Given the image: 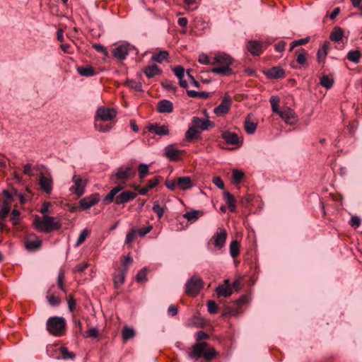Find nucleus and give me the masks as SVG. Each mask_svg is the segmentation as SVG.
Returning <instances> with one entry per match:
<instances>
[{
    "instance_id": "obj_1",
    "label": "nucleus",
    "mask_w": 362,
    "mask_h": 362,
    "mask_svg": "<svg viewBox=\"0 0 362 362\" xmlns=\"http://www.w3.org/2000/svg\"><path fill=\"white\" fill-rule=\"evenodd\" d=\"M233 62L234 59L230 54L227 53L217 54L214 57L211 64H217L218 66L212 68L211 72L223 76H230L233 74L230 66Z\"/></svg>"
},
{
    "instance_id": "obj_2",
    "label": "nucleus",
    "mask_w": 362,
    "mask_h": 362,
    "mask_svg": "<svg viewBox=\"0 0 362 362\" xmlns=\"http://www.w3.org/2000/svg\"><path fill=\"white\" fill-rule=\"evenodd\" d=\"M35 228L43 233H49L52 230H59L62 228V224L59 221H55L54 218L44 215L42 219L37 216L34 221Z\"/></svg>"
},
{
    "instance_id": "obj_3",
    "label": "nucleus",
    "mask_w": 362,
    "mask_h": 362,
    "mask_svg": "<svg viewBox=\"0 0 362 362\" xmlns=\"http://www.w3.org/2000/svg\"><path fill=\"white\" fill-rule=\"evenodd\" d=\"M66 325V320L63 317H51L47 320L46 329L51 335L61 337L65 334Z\"/></svg>"
},
{
    "instance_id": "obj_4",
    "label": "nucleus",
    "mask_w": 362,
    "mask_h": 362,
    "mask_svg": "<svg viewBox=\"0 0 362 362\" xmlns=\"http://www.w3.org/2000/svg\"><path fill=\"white\" fill-rule=\"evenodd\" d=\"M204 287L203 280L197 275H194L186 283L185 292L191 296H196Z\"/></svg>"
},
{
    "instance_id": "obj_5",
    "label": "nucleus",
    "mask_w": 362,
    "mask_h": 362,
    "mask_svg": "<svg viewBox=\"0 0 362 362\" xmlns=\"http://www.w3.org/2000/svg\"><path fill=\"white\" fill-rule=\"evenodd\" d=\"M116 116L117 111L115 109L100 106L98 108L94 119L105 121L107 122H114L113 119Z\"/></svg>"
},
{
    "instance_id": "obj_6",
    "label": "nucleus",
    "mask_w": 362,
    "mask_h": 362,
    "mask_svg": "<svg viewBox=\"0 0 362 362\" xmlns=\"http://www.w3.org/2000/svg\"><path fill=\"white\" fill-rule=\"evenodd\" d=\"M72 182L74 185L69 188V190L78 197L83 195L87 185V180H83L81 175L76 174L72 177Z\"/></svg>"
},
{
    "instance_id": "obj_7",
    "label": "nucleus",
    "mask_w": 362,
    "mask_h": 362,
    "mask_svg": "<svg viewBox=\"0 0 362 362\" xmlns=\"http://www.w3.org/2000/svg\"><path fill=\"white\" fill-rule=\"evenodd\" d=\"M136 173L131 167L119 168L115 173L114 177L118 181V183L126 184V181L131 179L135 175Z\"/></svg>"
},
{
    "instance_id": "obj_8",
    "label": "nucleus",
    "mask_w": 362,
    "mask_h": 362,
    "mask_svg": "<svg viewBox=\"0 0 362 362\" xmlns=\"http://www.w3.org/2000/svg\"><path fill=\"white\" fill-rule=\"evenodd\" d=\"M136 196V192L126 190L117 194L113 202L116 205L124 206L125 204L134 200Z\"/></svg>"
},
{
    "instance_id": "obj_9",
    "label": "nucleus",
    "mask_w": 362,
    "mask_h": 362,
    "mask_svg": "<svg viewBox=\"0 0 362 362\" xmlns=\"http://www.w3.org/2000/svg\"><path fill=\"white\" fill-rule=\"evenodd\" d=\"M231 104L232 100L230 96L228 94H226L223 96L220 105L214 108V112L218 116L225 115L228 112Z\"/></svg>"
},
{
    "instance_id": "obj_10",
    "label": "nucleus",
    "mask_w": 362,
    "mask_h": 362,
    "mask_svg": "<svg viewBox=\"0 0 362 362\" xmlns=\"http://www.w3.org/2000/svg\"><path fill=\"white\" fill-rule=\"evenodd\" d=\"M100 201L99 194L95 193L83 197L79 201V208L81 210H87L97 204Z\"/></svg>"
},
{
    "instance_id": "obj_11",
    "label": "nucleus",
    "mask_w": 362,
    "mask_h": 362,
    "mask_svg": "<svg viewBox=\"0 0 362 362\" xmlns=\"http://www.w3.org/2000/svg\"><path fill=\"white\" fill-rule=\"evenodd\" d=\"M41 244V240L34 234L28 235L25 240V247L30 252L38 250L40 248Z\"/></svg>"
},
{
    "instance_id": "obj_12",
    "label": "nucleus",
    "mask_w": 362,
    "mask_h": 362,
    "mask_svg": "<svg viewBox=\"0 0 362 362\" xmlns=\"http://www.w3.org/2000/svg\"><path fill=\"white\" fill-rule=\"evenodd\" d=\"M165 156L171 161H177L182 159L181 155L183 151L177 149L173 144H169L165 148Z\"/></svg>"
},
{
    "instance_id": "obj_13",
    "label": "nucleus",
    "mask_w": 362,
    "mask_h": 362,
    "mask_svg": "<svg viewBox=\"0 0 362 362\" xmlns=\"http://www.w3.org/2000/svg\"><path fill=\"white\" fill-rule=\"evenodd\" d=\"M129 52V45L127 43H122L117 45L112 49L113 56L119 59L124 60L127 58Z\"/></svg>"
},
{
    "instance_id": "obj_14",
    "label": "nucleus",
    "mask_w": 362,
    "mask_h": 362,
    "mask_svg": "<svg viewBox=\"0 0 362 362\" xmlns=\"http://www.w3.org/2000/svg\"><path fill=\"white\" fill-rule=\"evenodd\" d=\"M227 236L226 230L224 228H219L212 238L214 240V247L218 249L222 248L225 245Z\"/></svg>"
},
{
    "instance_id": "obj_15",
    "label": "nucleus",
    "mask_w": 362,
    "mask_h": 362,
    "mask_svg": "<svg viewBox=\"0 0 362 362\" xmlns=\"http://www.w3.org/2000/svg\"><path fill=\"white\" fill-rule=\"evenodd\" d=\"M191 124L199 130H207L210 127H214V123L212 122L198 117H194L192 118Z\"/></svg>"
},
{
    "instance_id": "obj_16",
    "label": "nucleus",
    "mask_w": 362,
    "mask_h": 362,
    "mask_svg": "<svg viewBox=\"0 0 362 362\" xmlns=\"http://www.w3.org/2000/svg\"><path fill=\"white\" fill-rule=\"evenodd\" d=\"M39 185L40 189L47 194H50L52 191L53 182L50 176H45L43 173H40L39 179Z\"/></svg>"
},
{
    "instance_id": "obj_17",
    "label": "nucleus",
    "mask_w": 362,
    "mask_h": 362,
    "mask_svg": "<svg viewBox=\"0 0 362 362\" xmlns=\"http://www.w3.org/2000/svg\"><path fill=\"white\" fill-rule=\"evenodd\" d=\"M279 115L285 121L286 123L292 124L296 122V113L290 107H284L281 110Z\"/></svg>"
},
{
    "instance_id": "obj_18",
    "label": "nucleus",
    "mask_w": 362,
    "mask_h": 362,
    "mask_svg": "<svg viewBox=\"0 0 362 362\" xmlns=\"http://www.w3.org/2000/svg\"><path fill=\"white\" fill-rule=\"evenodd\" d=\"M124 187V185L122 183H119V185L115 187H113L108 194L105 197V198L103 200V202L104 204L107 205L111 204L113 201L117 194L121 192Z\"/></svg>"
},
{
    "instance_id": "obj_19",
    "label": "nucleus",
    "mask_w": 362,
    "mask_h": 362,
    "mask_svg": "<svg viewBox=\"0 0 362 362\" xmlns=\"http://www.w3.org/2000/svg\"><path fill=\"white\" fill-rule=\"evenodd\" d=\"M148 129L150 132L154 133L159 136H165L169 134L168 127L167 125H160L155 123L149 125Z\"/></svg>"
},
{
    "instance_id": "obj_20",
    "label": "nucleus",
    "mask_w": 362,
    "mask_h": 362,
    "mask_svg": "<svg viewBox=\"0 0 362 362\" xmlns=\"http://www.w3.org/2000/svg\"><path fill=\"white\" fill-rule=\"evenodd\" d=\"M224 283L225 284L223 285H219L216 288V292L218 297H220V296L228 297L233 293V290L230 286V281L228 279H226Z\"/></svg>"
},
{
    "instance_id": "obj_21",
    "label": "nucleus",
    "mask_w": 362,
    "mask_h": 362,
    "mask_svg": "<svg viewBox=\"0 0 362 362\" xmlns=\"http://www.w3.org/2000/svg\"><path fill=\"white\" fill-rule=\"evenodd\" d=\"M265 74L269 78L279 79L285 76V71L280 66H274L266 71Z\"/></svg>"
},
{
    "instance_id": "obj_22",
    "label": "nucleus",
    "mask_w": 362,
    "mask_h": 362,
    "mask_svg": "<svg viewBox=\"0 0 362 362\" xmlns=\"http://www.w3.org/2000/svg\"><path fill=\"white\" fill-rule=\"evenodd\" d=\"M114 122H107L105 121L94 119V127L100 132H107L114 126Z\"/></svg>"
},
{
    "instance_id": "obj_23",
    "label": "nucleus",
    "mask_w": 362,
    "mask_h": 362,
    "mask_svg": "<svg viewBox=\"0 0 362 362\" xmlns=\"http://www.w3.org/2000/svg\"><path fill=\"white\" fill-rule=\"evenodd\" d=\"M297 63L303 67L308 66V52L305 49H297L295 52Z\"/></svg>"
},
{
    "instance_id": "obj_24",
    "label": "nucleus",
    "mask_w": 362,
    "mask_h": 362,
    "mask_svg": "<svg viewBox=\"0 0 362 362\" xmlns=\"http://www.w3.org/2000/svg\"><path fill=\"white\" fill-rule=\"evenodd\" d=\"M177 188L182 190H187L193 187L192 179L189 176L177 178Z\"/></svg>"
},
{
    "instance_id": "obj_25",
    "label": "nucleus",
    "mask_w": 362,
    "mask_h": 362,
    "mask_svg": "<svg viewBox=\"0 0 362 362\" xmlns=\"http://www.w3.org/2000/svg\"><path fill=\"white\" fill-rule=\"evenodd\" d=\"M157 110L160 113H170L173 111V105L168 100H162L158 103Z\"/></svg>"
},
{
    "instance_id": "obj_26",
    "label": "nucleus",
    "mask_w": 362,
    "mask_h": 362,
    "mask_svg": "<svg viewBox=\"0 0 362 362\" xmlns=\"http://www.w3.org/2000/svg\"><path fill=\"white\" fill-rule=\"evenodd\" d=\"M221 137L228 144L236 145L239 144V137L236 133L224 131L221 134Z\"/></svg>"
},
{
    "instance_id": "obj_27",
    "label": "nucleus",
    "mask_w": 362,
    "mask_h": 362,
    "mask_svg": "<svg viewBox=\"0 0 362 362\" xmlns=\"http://www.w3.org/2000/svg\"><path fill=\"white\" fill-rule=\"evenodd\" d=\"M200 134V131L191 124L185 132V140L187 142H192L193 140L199 139Z\"/></svg>"
},
{
    "instance_id": "obj_28",
    "label": "nucleus",
    "mask_w": 362,
    "mask_h": 362,
    "mask_svg": "<svg viewBox=\"0 0 362 362\" xmlns=\"http://www.w3.org/2000/svg\"><path fill=\"white\" fill-rule=\"evenodd\" d=\"M329 49V42L328 41L324 42L321 48L318 49L317 53V61L319 63H325Z\"/></svg>"
},
{
    "instance_id": "obj_29",
    "label": "nucleus",
    "mask_w": 362,
    "mask_h": 362,
    "mask_svg": "<svg viewBox=\"0 0 362 362\" xmlns=\"http://www.w3.org/2000/svg\"><path fill=\"white\" fill-rule=\"evenodd\" d=\"M247 50L254 56L262 54V44L257 41L252 40L248 42Z\"/></svg>"
},
{
    "instance_id": "obj_30",
    "label": "nucleus",
    "mask_w": 362,
    "mask_h": 362,
    "mask_svg": "<svg viewBox=\"0 0 362 362\" xmlns=\"http://www.w3.org/2000/svg\"><path fill=\"white\" fill-rule=\"evenodd\" d=\"M143 71L147 78H151L156 75H159L162 73V71L156 64H151L150 66L144 68Z\"/></svg>"
},
{
    "instance_id": "obj_31",
    "label": "nucleus",
    "mask_w": 362,
    "mask_h": 362,
    "mask_svg": "<svg viewBox=\"0 0 362 362\" xmlns=\"http://www.w3.org/2000/svg\"><path fill=\"white\" fill-rule=\"evenodd\" d=\"M207 344L206 342H199L193 346V351L192 354V357L200 358L203 357L204 354V351L206 348Z\"/></svg>"
},
{
    "instance_id": "obj_32",
    "label": "nucleus",
    "mask_w": 362,
    "mask_h": 362,
    "mask_svg": "<svg viewBox=\"0 0 362 362\" xmlns=\"http://www.w3.org/2000/svg\"><path fill=\"white\" fill-rule=\"evenodd\" d=\"M204 215V211L201 210H192L189 211H187L183 217L186 218L188 221L195 222L198 220L200 216Z\"/></svg>"
},
{
    "instance_id": "obj_33",
    "label": "nucleus",
    "mask_w": 362,
    "mask_h": 362,
    "mask_svg": "<svg viewBox=\"0 0 362 362\" xmlns=\"http://www.w3.org/2000/svg\"><path fill=\"white\" fill-rule=\"evenodd\" d=\"M223 199H224L225 202H226L230 211L232 212L235 211L236 201H235L233 195L231 193L226 191L223 192Z\"/></svg>"
},
{
    "instance_id": "obj_34",
    "label": "nucleus",
    "mask_w": 362,
    "mask_h": 362,
    "mask_svg": "<svg viewBox=\"0 0 362 362\" xmlns=\"http://www.w3.org/2000/svg\"><path fill=\"white\" fill-rule=\"evenodd\" d=\"M76 69L78 73L83 76L89 77L96 74L95 69L89 65L78 66Z\"/></svg>"
},
{
    "instance_id": "obj_35",
    "label": "nucleus",
    "mask_w": 362,
    "mask_h": 362,
    "mask_svg": "<svg viewBox=\"0 0 362 362\" xmlns=\"http://www.w3.org/2000/svg\"><path fill=\"white\" fill-rule=\"evenodd\" d=\"M344 37V30L338 26H335L329 35V40L333 42H339Z\"/></svg>"
},
{
    "instance_id": "obj_36",
    "label": "nucleus",
    "mask_w": 362,
    "mask_h": 362,
    "mask_svg": "<svg viewBox=\"0 0 362 362\" xmlns=\"http://www.w3.org/2000/svg\"><path fill=\"white\" fill-rule=\"evenodd\" d=\"M333 77L329 75H323L320 79V84L326 89H330L334 85Z\"/></svg>"
},
{
    "instance_id": "obj_37",
    "label": "nucleus",
    "mask_w": 362,
    "mask_h": 362,
    "mask_svg": "<svg viewBox=\"0 0 362 362\" xmlns=\"http://www.w3.org/2000/svg\"><path fill=\"white\" fill-rule=\"evenodd\" d=\"M124 85L128 86L129 88L134 90L135 91L144 92L142 83L139 81H136L132 79H127Z\"/></svg>"
},
{
    "instance_id": "obj_38",
    "label": "nucleus",
    "mask_w": 362,
    "mask_h": 362,
    "mask_svg": "<svg viewBox=\"0 0 362 362\" xmlns=\"http://www.w3.org/2000/svg\"><path fill=\"white\" fill-rule=\"evenodd\" d=\"M169 57V53L167 51L161 50L157 53H155L152 55L151 59L153 62H156L158 63L162 62L163 60L167 59Z\"/></svg>"
},
{
    "instance_id": "obj_39",
    "label": "nucleus",
    "mask_w": 362,
    "mask_h": 362,
    "mask_svg": "<svg viewBox=\"0 0 362 362\" xmlns=\"http://www.w3.org/2000/svg\"><path fill=\"white\" fill-rule=\"evenodd\" d=\"M59 353L61 354V357L64 360L68 359H74L76 357V355L74 352L69 351L68 348L66 346H61L59 349Z\"/></svg>"
},
{
    "instance_id": "obj_40",
    "label": "nucleus",
    "mask_w": 362,
    "mask_h": 362,
    "mask_svg": "<svg viewBox=\"0 0 362 362\" xmlns=\"http://www.w3.org/2000/svg\"><path fill=\"white\" fill-rule=\"evenodd\" d=\"M240 310V306L235 302L233 306H228L226 308V311L223 315L236 316L238 315Z\"/></svg>"
},
{
    "instance_id": "obj_41",
    "label": "nucleus",
    "mask_w": 362,
    "mask_h": 362,
    "mask_svg": "<svg viewBox=\"0 0 362 362\" xmlns=\"http://www.w3.org/2000/svg\"><path fill=\"white\" fill-rule=\"evenodd\" d=\"M127 273V271L122 269L119 274L114 276L113 280L115 288H118L124 284Z\"/></svg>"
},
{
    "instance_id": "obj_42",
    "label": "nucleus",
    "mask_w": 362,
    "mask_h": 362,
    "mask_svg": "<svg viewBox=\"0 0 362 362\" xmlns=\"http://www.w3.org/2000/svg\"><path fill=\"white\" fill-rule=\"evenodd\" d=\"M135 336V331L133 328L129 327H124L122 332V339L124 341H128L130 339L134 338Z\"/></svg>"
},
{
    "instance_id": "obj_43",
    "label": "nucleus",
    "mask_w": 362,
    "mask_h": 362,
    "mask_svg": "<svg viewBox=\"0 0 362 362\" xmlns=\"http://www.w3.org/2000/svg\"><path fill=\"white\" fill-rule=\"evenodd\" d=\"M240 254V243L235 240L230 244V255L233 258L236 257Z\"/></svg>"
},
{
    "instance_id": "obj_44",
    "label": "nucleus",
    "mask_w": 362,
    "mask_h": 362,
    "mask_svg": "<svg viewBox=\"0 0 362 362\" xmlns=\"http://www.w3.org/2000/svg\"><path fill=\"white\" fill-rule=\"evenodd\" d=\"M361 57V54L358 50H352L348 52L347 59L354 63H358Z\"/></svg>"
},
{
    "instance_id": "obj_45",
    "label": "nucleus",
    "mask_w": 362,
    "mask_h": 362,
    "mask_svg": "<svg viewBox=\"0 0 362 362\" xmlns=\"http://www.w3.org/2000/svg\"><path fill=\"white\" fill-rule=\"evenodd\" d=\"M279 100H280L277 96H272L269 100L272 111L278 115L281 112V110L279 109Z\"/></svg>"
},
{
    "instance_id": "obj_46",
    "label": "nucleus",
    "mask_w": 362,
    "mask_h": 362,
    "mask_svg": "<svg viewBox=\"0 0 362 362\" xmlns=\"http://www.w3.org/2000/svg\"><path fill=\"white\" fill-rule=\"evenodd\" d=\"M161 86L163 88L167 90H171L173 93H175L177 90V87L173 84V83L168 79L161 82Z\"/></svg>"
},
{
    "instance_id": "obj_47",
    "label": "nucleus",
    "mask_w": 362,
    "mask_h": 362,
    "mask_svg": "<svg viewBox=\"0 0 362 362\" xmlns=\"http://www.w3.org/2000/svg\"><path fill=\"white\" fill-rule=\"evenodd\" d=\"M90 234V230L88 229H84L81 231L80 233L76 242V247L80 246L81 244L83 243V242L86 240L88 235Z\"/></svg>"
},
{
    "instance_id": "obj_48",
    "label": "nucleus",
    "mask_w": 362,
    "mask_h": 362,
    "mask_svg": "<svg viewBox=\"0 0 362 362\" xmlns=\"http://www.w3.org/2000/svg\"><path fill=\"white\" fill-rule=\"evenodd\" d=\"M245 129L248 134H253L257 129V124L247 119L245 121Z\"/></svg>"
},
{
    "instance_id": "obj_49",
    "label": "nucleus",
    "mask_w": 362,
    "mask_h": 362,
    "mask_svg": "<svg viewBox=\"0 0 362 362\" xmlns=\"http://www.w3.org/2000/svg\"><path fill=\"white\" fill-rule=\"evenodd\" d=\"M152 209L153 212L156 214L158 218H160L165 212V208L160 206L158 202L153 203Z\"/></svg>"
},
{
    "instance_id": "obj_50",
    "label": "nucleus",
    "mask_w": 362,
    "mask_h": 362,
    "mask_svg": "<svg viewBox=\"0 0 362 362\" xmlns=\"http://www.w3.org/2000/svg\"><path fill=\"white\" fill-rule=\"evenodd\" d=\"M147 270L146 268L141 269L136 276V280L138 283L145 282L147 281Z\"/></svg>"
},
{
    "instance_id": "obj_51",
    "label": "nucleus",
    "mask_w": 362,
    "mask_h": 362,
    "mask_svg": "<svg viewBox=\"0 0 362 362\" xmlns=\"http://www.w3.org/2000/svg\"><path fill=\"white\" fill-rule=\"evenodd\" d=\"M244 173L241 170H234L233 171V179L235 184H239L244 177Z\"/></svg>"
},
{
    "instance_id": "obj_52",
    "label": "nucleus",
    "mask_w": 362,
    "mask_h": 362,
    "mask_svg": "<svg viewBox=\"0 0 362 362\" xmlns=\"http://www.w3.org/2000/svg\"><path fill=\"white\" fill-rule=\"evenodd\" d=\"M137 230L136 229H132L127 234L125 243L127 245H130L134 241L136 237Z\"/></svg>"
},
{
    "instance_id": "obj_53",
    "label": "nucleus",
    "mask_w": 362,
    "mask_h": 362,
    "mask_svg": "<svg viewBox=\"0 0 362 362\" xmlns=\"http://www.w3.org/2000/svg\"><path fill=\"white\" fill-rule=\"evenodd\" d=\"M206 305H207L208 312L210 314H215L218 312V305L215 303V301L211 300H208Z\"/></svg>"
},
{
    "instance_id": "obj_54",
    "label": "nucleus",
    "mask_w": 362,
    "mask_h": 362,
    "mask_svg": "<svg viewBox=\"0 0 362 362\" xmlns=\"http://www.w3.org/2000/svg\"><path fill=\"white\" fill-rule=\"evenodd\" d=\"M92 47L94 49H95L97 52H100L103 54L105 57H108V52L107 51V49L102 45L101 44H96L94 43L92 45Z\"/></svg>"
},
{
    "instance_id": "obj_55",
    "label": "nucleus",
    "mask_w": 362,
    "mask_h": 362,
    "mask_svg": "<svg viewBox=\"0 0 362 362\" xmlns=\"http://www.w3.org/2000/svg\"><path fill=\"white\" fill-rule=\"evenodd\" d=\"M138 172L139 177L144 178L148 173V166L146 164L139 165Z\"/></svg>"
},
{
    "instance_id": "obj_56",
    "label": "nucleus",
    "mask_w": 362,
    "mask_h": 362,
    "mask_svg": "<svg viewBox=\"0 0 362 362\" xmlns=\"http://www.w3.org/2000/svg\"><path fill=\"white\" fill-rule=\"evenodd\" d=\"M176 179H167L165 185L167 188H168L171 191H175L177 188V185L176 184Z\"/></svg>"
},
{
    "instance_id": "obj_57",
    "label": "nucleus",
    "mask_w": 362,
    "mask_h": 362,
    "mask_svg": "<svg viewBox=\"0 0 362 362\" xmlns=\"http://www.w3.org/2000/svg\"><path fill=\"white\" fill-rule=\"evenodd\" d=\"M68 308L70 312H73L76 309V300L72 294H69L67 298Z\"/></svg>"
},
{
    "instance_id": "obj_58",
    "label": "nucleus",
    "mask_w": 362,
    "mask_h": 362,
    "mask_svg": "<svg viewBox=\"0 0 362 362\" xmlns=\"http://www.w3.org/2000/svg\"><path fill=\"white\" fill-rule=\"evenodd\" d=\"M64 274L63 272H60L57 276V284L59 288L64 293L66 292V290L65 288V286L64 285Z\"/></svg>"
},
{
    "instance_id": "obj_59",
    "label": "nucleus",
    "mask_w": 362,
    "mask_h": 362,
    "mask_svg": "<svg viewBox=\"0 0 362 362\" xmlns=\"http://www.w3.org/2000/svg\"><path fill=\"white\" fill-rule=\"evenodd\" d=\"M98 336V330L95 327L88 329L84 334L86 338H96Z\"/></svg>"
},
{
    "instance_id": "obj_60",
    "label": "nucleus",
    "mask_w": 362,
    "mask_h": 362,
    "mask_svg": "<svg viewBox=\"0 0 362 362\" xmlns=\"http://www.w3.org/2000/svg\"><path fill=\"white\" fill-rule=\"evenodd\" d=\"M11 215H12V217L11 218L10 221H11L12 224L14 226L18 224L20 211L17 209H13L12 212H11Z\"/></svg>"
},
{
    "instance_id": "obj_61",
    "label": "nucleus",
    "mask_w": 362,
    "mask_h": 362,
    "mask_svg": "<svg viewBox=\"0 0 362 362\" xmlns=\"http://www.w3.org/2000/svg\"><path fill=\"white\" fill-rule=\"evenodd\" d=\"M173 71L175 75L179 78L181 79L184 77L185 75V69L182 66H178L173 68Z\"/></svg>"
},
{
    "instance_id": "obj_62",
    "label": "nucleus",
    "mask_w": 362,
    "mask_h": 362,
    "mask_svg": "<svg viewBox=\"0 0 362 362\" xmlns=\"http://www.w3.org/2000/svg\"><path fill=\"white\" fill-rule=\"evenodd\" d=\"M47 300H48L49 303L52 306H54V307L58 306L61 303V299L59 297L55 296L54 295H51L49 296H47Z\"/></svg>"
},
{
    "instance_id": "obj_63",
    "label": "nucleus",
    "mask_w": 362,
    "mask_h": 362,
    "mask_svg": "<svg viewBox=\"0 0 362 362\" xmlns=\"http://www.w3.org/2000/svg\"><path fill=\"white\" fill-rule=\"evenodd\" d=\"M216 356V352L214 349H211L209 350L208 351L205 352L203 357L204 359L207 361H211L214 359Z\"/></svg>"
},
{
    "instance_id": "obj_64",
    "label": "nucleus",
    "mask_w": 362,
    "mask_h": 362,
    "mask_svg": "<svg viewBox=\"0 0 362 362\" xmlns=\"http://www.w3.org/2000/svg\"><path fill=\"white\" fill-rule=\"evenodd\" d=\"M198 61L202 64H211L209 61V57L207 54L202 53L199 55Z\"/></svg>"
}]
</instances>
